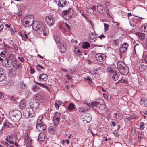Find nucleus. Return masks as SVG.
<instances>
[{
    "label": "nucleus",
    "mask_w": 147,
    "mask_h": 147,
    "mask_svg": "<svg viewBox=\"0 0 147 147\" xmlns=\"http://www.w3.org/2000/svg\"><path fill=\"white\" fill-rule=\"evenodd\" d=\"M117 65L118 69L120 73L124 75L128 74L129 72L128 68L126 66H125V64L123 63L119 62L117 63Z\"/></svg>",
    "instance_id": "obj_1"
},
{
    "label": "nucleus",
    "mask_w": 147,
    "mask_h": 147,
    "mask_svg": "<svg viewBox=\"0 0 147 147\" xmlns=\"http://www.w3.org/2000/svg\"><path fill=\"white\" fill-rule=\"evenodd\" d=\"M74 11L71 8H69L68 10H64L62 12V16L65 20H69L72 17Z\"/></svg>",
    "instance_id": "obj_2"
},
{
    "label": "nucleus",
    "mask_w": 147,
    "mask_h": 147,
    "mask_svg": "<svg viewBox=\"0 0 147 147\" xmlns=\"http://www.w3.org/2000/svg\"><path fill=\"white\" fill-rule=\"evenodd\" d=\"M21 115V112L18 110H16L12 114L10 115L9 117L13 121L17 122L20 119Z\"/></svg>",
    "instance_id": "obj_3"
},
{
    "label": "nucleus",
    "mask_w": 147,
    "mask_h": 147,
    "mask_svg": "<svg viewBox=\"0 0 147 147\" xmlns=\"http://www.w3.org/2000/svg\"><path fill=\"white\" fill-rule=\"evenodd\" d=\"M23 115L25 118H27L33 117L34 116V113L32 108H28L24 110Z\"/></svg>",
    "instance_id": "obj_4"
},
{
    "label": "nucleus",
    "mask_w": 147,
    "mask_h": 147,
    "mask_svg": "<svg viewBox=\"0 0 147 147\" xmlns=\"http://www.w3.org/2000/svg\"><path fill=\"white\" fill-rule=\"evenodd\" d=\"M81 117L83 119V121H85L87 123L90 122L92 119L91 117L88 113H83L81 115Z\"/></svg>",
    "instance_id": "obj_5"
},
{
    "label": "nucleus",
    "mask_w": 147,
    "mask_h": 147,
    "mask_svg": "<svg viewBox=\"0 0 147 147\" xmlns=\"http://www.w3.org/2000/svg\"><path fill=\"white\" fill-rule=\"evenodd\" d=\"M45 20L49 26H52L54 24L53 19L51 16H46L45 17Z\"/></svg>",
    "instance_id": "obj_6"
},
{
    "label": "nucleus",
    "mask_w": 147,
    "mask_h": 147,
    "mask_svg": "<svg viewBox=\"0 0 147 147\" xmlns=\"http://www.w3.org/2000/svg\"><path fill=\"white\" fill-rule=\"evenodd\" d=\"M61 116V113L59 112H56L54 116L53 119L55 124L57 125L59 122V119Z\"/></svg>",
    "instance_id": "obj_7"
},
{
    "label": "nucleus",
    "mask_w": 147,
    "mask_h": 147,
    "mask_svg": "<svg viewBox=\"0 0 147 147\" xmlns=\"http://www.w3.org/2000/svg\"><path fill=\"white\" fill-rule=\"evenodd\" d=\"M95 57L97 60L102 61L106 58V56L103 53H98L96 54Z\"/></svg>",
    "instance_id": "obj_8"
},
{
    "label": "nucleus",
    "mask_w": 147,
    "mask_h": 147,
    "mask_svg": "<svg viewBox=\"0 0 147 147\" xmlns=\"http://www.w3.org/2000/svg\"><path fill=\"white\" fill-rule=\"evenodd\" d=\"M128 45L126 43H124L121 46L119 49L120 52L121 53H123L127 50Z\"/></svg>",
    "instance_id": "obj_9"
},
{
    "label": "nucleus",
    "mask_w": 147,
    "mask_h": 147,
    "mask_svg": "<svg viewBox=\"0 0 147 147\" xmlns=\"http://www.w3.org/2000/svg\"><path fill=\"white\" fill-rule=\"evenodd\" d=\"M101 102H98V104L97 105V108H99L100 109H105V105L104 103V102L102 100H100Z\"/></svg>",
    "instance_id": "obj_10"
},
{
    "label": "nucleus",
    "mask_w": 147,
    "mask_h": 147,
    "mask_svg": "<svg viewBox=\"0 0 147 147\" xmlns=\"http://www.w3.org/2000/svg\"><path fill=\"white\" fill-rule=\"evenodd\" d=\"M36 127L37 129L40 131H44L46 129L45 125L43 123L41 124L36 125Z\"/></svg>",
    "instance_id": "obj_11"
},
{
    "label": "nucleus",
    "mask_w": 147,
    "mask_h": 147,
    "mask_svg": "<svg viewBox=\"0 0 147 147\" xmlns=\"http://www.w3.org/2000/svg\"><path fill=\"white\" fill-rule=\"evenodd\" d=\"M5 70L3 68H0V81H3L5 77Z\"/></svg>",
    "instance_id": "obj_12"
},
{
    "label": "nucleus",
    "mask_w": 147,
    "mask_h": 147,
    "mask_svg": "<svg viewBox=\"0 0 147 147\" xmlns=\"http://www.w3.org/2000/svg\"><path fill=\"white\" fill-rule=\"evenodd\" d=\"M111 75L112 76V79L115 81L117 80L119 76V73L115 71L111 74Z\"/></svg>",
    "instance_id": "obj_13"
},
{
    "label": "nucleus",
    "mask_w": 147,
    "mask_h": 147,
    "mask_svg": "<svg viewBox=\"0 0 147 147\" xmlns=\"http://www.w3.org/2000/svg\"><path fill=\"white\" fill-rule=\"evenodd\" d=\"M97 38V36L96 35L93 33H92L90 34L89 36L90 41L92 42H94L96 40Z\"/></svg>",
    "instance_id": "obj_14"
},
{
    "label": "nucleus",
    "mask_w": 147,
    "mask_h": 147,
    "mask_svg": "<svg viewBox=\"0 0 147 147\" xmlns=\"http://www.w3.org/2000/svg\"><path fill=\"white\" fill-rule=\"evenodd\" d=\"M48 77L47 74H42L40 75L39 79L42 81H45L47 80Z\"/></svg>",
    "instance_id": "obj_15"
},
{
    "label": "nucleus",
    "mask_w": 147,
    "mask_h": 147,
    "mask_svg": "<svg viewBox=\"0 0 147 147\" xmlns=\"http://www.w3.org/2000/svg\"><path fill=\"white\" fill-rule=\"evenodd\" d=\"M11 64V60H9L7 59H5L3 63V65L4 67H10Z\"/></svg>",
    "instance_id": "obj_16"
},
{
    "label": "nucleus",
    "mask_w": 147,
    "mask_h": 147,
    "mask_svg": "<svg viewBox=\"0 0 147 147\" xmlns=\"http://www.w3.org/2000/svg\"><path fill=\"white\" fill-rule=\"evenodd\" d=\"M97 9L98 11L100 13H103L105 12V10L104 7L100 4L97 5Z\"/></svg>",
    "instance_id": "obj_17"
},
{
    "label": "nucleus",
    "mask_w": 147,
    "mask_h": 147,
    "mask_svg": "<svg viewBox=\"0 0 147 147\" xmlns=\"http://www.w3.org/2000/svg\"><path fill=\"white\" fill-rule=\"evenodd\" d=\"M66 4L65 0H59L58 1V5L59 7H65Z\"/></svg>",
    "instance_id": "obj_18"
},
{
    "label": "nucleus",
    "mask_w": 147,
    "mask_h": 147,
    "mask_svg": "<svg viewBox=\"0 0 147 147\" xmlns=\"http://www.w3.org/2000/svg\"><path fill=\"white\" fill-rule=\"evenodd\" d=\"M135 34L137 36H138L140 39L142 40L144 39L146 36L145 34L139 32H136Z\"/></svg>",
    "instance_id": "obj_19"
},
{
    "label": "nucleus",
    "mask_w": 147,
    "mask_h": 147,
    "mask_svg": "<svg viewBox=\"0 0 147 147\" xmlns=\"http://www.w3.org/2000/svg\"><path fill=\"white\" fill-rule=\"evenodd\" d=\"M58 46L59 47L60 51L61 53H64L66 50V47L64 44L62 43L59 44Z\"/></svg>",
    "instance_id": "obj_20"
},
{
    "label": "nucleus",
    "mask_w": 147,
    "mask_h": 147,
    "mask_svg": "<svg viewBox=\"0 0 147 147\" xmlns=\"http://www.w3.org/2000/svg\"><path fill=\"white\" fill-rule=\"evenodd\" d=\"M140 71L141 72H143L147 69V65L144 64H141L139 66Z\"/></svg>",
    "instance_id": "obj_21"
},
{
    "label": "nucleus",
    "mask_w": 147,
    "mask_h": 147,
    "mask_svg": "<svg viewBox=\"0 0 147 147\" xmlns=\"http://www.w3.org/2000/svg\"><path fill=\"white\" fill-rule=\"evenodd\" d=\"M37 25L36 26H34L33 27V29L34 30H35L37 31L40 28H41V26H42L43 25H42L41 23H40L37 22Z\"/></svg>",
    "instance_id": "obj_22"
},
{
    "label": "nucleus",
    "mask_w": 147,
    "mask_h": 147,
    "mask_svg": "<svg viewBox=\"0 0 147 147\" xmlns=\"http://www.w3.org/2000/svg\"><path fill=\"white\" fill-rule=\"evenodd\" d=\"M13 61H14L13 63H14V64H13V66L15 68L17 69H20L22 67L21 66V65L20 64H16V62L15 60H13Z\"/></svg>",
    "instance_id": "obj_23"
},
{
    "label": "nucleus",
    "mask_w": 147,
    "mask_h": 147,
    "mask_svg": "<svg viewBox=\"0 0 147 147\" xmlns=\"http://www.w3.org/2000/svg\"><path fill=\"white\" fill-rule=\"evenodd\" d=\"M90 47V44L87 42H84L83 43L82 47L84 49H88Z\"/></svg>",
    "instance_id": "obj_24"
},
{
    "label": "nucleus",
    "mask_w": 147,
    "mask_h": 147,
    "mask_svg": "<svg viewBox=\"0 0 147 147\" xmlns=\"http://www.w3.org/2000/svg\"><path fill=\"white\" fill-rule=\"evenodd\" d=\"M47 29V28L45 27L43 25L41 27V26L40 28L38 30L37 32L39 34H42V32L44 31L45 30V31Z\"/></svg>",
    "instance_id": "obj_25"
},
{
    "label": "nucleus",
    "mask_w": 147,
    "mask_h": 147,
    "mask_svg": "<svg viewBox=\"0 0 147 147\" xmlns=\"http://www.w3.org/2000/svg\"><path fill=\"white\" fill-rule=\"evenodd\" d=\"M38 138L40 141H44L45 139V135L43 133H40Z\"/></svg>",
    "instance_id": "obj_26"
},
{
    "label": "nucleus",
    "mask_w": 147,
    "mask_h": 147,
    "mask_svg": "<svg viewBox=\"0 0 147 147\" xmlns=\"http://www.w3.org/2000/svg\"><path fill=\"white\" fill-rule=\"evenodd\" d=\"M98 104V102L94 101L92 102L91 107L92 108L94 109H96L97 108V105Z\"/></svg>",
    "instance_id": "obj_27"
},
{
    "label": "nucleus",
    "mask_w": 147,
    "mask_h": 147,
    "mask_svg": "<svg viewBox=\"0 0 147 147\" xmlns=\"http://www.w3.org/2000/svg\"><path fill=\"white\" fill-rule=\"evenodd\" d=\"M44 98V96L40 93L36 95V99L37 100L39 99L42 100Z\"/></svg>",
    "instance_id": "obj_28"
},
{
    "label": "nucleus",
    "mask_w": 147,
    "mask_h": 147,
    "mask_svg": "<svg viewBox=\"0 0 147 147\" xmlns=\"http://www.w3.org/2000/svg\"><path fill=\"white\" fill-rule=\"evenodd\" d=\"M36 84L40 86L41 87H43L45 88H46L47 90H49V87L45 85V84H42L38 82H36Z\"/></svg>",
    "instance_id": "obj_29"
},
{
    "label": "nucleus",
    "mask_w": 147,
    "mask_h": 147,
    "mask_svg": "<svg viewBox=\"0 0 147 147\" xmlns=\"http://www.w3.org/2000/svg\"><path fill=\"white\" fill-rule=\"evenodd\" d=\"M40 88L36 85H34L32 86V90L34 92H36L38 91Z\"/></svg>",
    "instance_id": "obj_30"
},
{
    "label": "nucleus",
    "mask_w": 147,
    "mask_h": 147,
    "mask_svg": "<svg viewBox=\"0 0 147 147\" xmlns=\"http://www.w3.org/2000/svg\"><path fill=\"white\" fill-rule=\"evenodd\" d=\"M88 110V109L86 107H80L79 108L78 110L79 111L81 112H83L84 111H87Z\"/></svg>",
    "instance_id": "obj_31"
},
{
    "label": "nucleus",
    "mask_w": 147,
    "mask_h": 147,
    "mask_svg": "<svg viewBox=\"0 0 147 147\" xmlns=\"http://www.w3.org/2000/svg\"><path fill=\"white\" fill-rule=\"evenodd\" d=\"M142 61L143 63H147V56L144 55L142 58Z\"/></svg>",
    "instance_id": "obj_32"
},
{
    "label": "nucleus",
    "mask_w": 147,
    "mask_h": 147,
    "mask_svg": "<svg viewBox=\"0 0 147 147\" xmlns=\"http://www.w3.org/2000/svg\"><path fill=\"white\" fill-rule=\"evenodd\" d=\"M140 30L142 31H143L144 32H147V25H143L141 28Z\"/></svg>",
    "instance_id": "obj_33"
},
{
    "label": "nucleus",
    "mask_w": 147,
    "mask_h": 147,
    "mask_svg": "<svg viewBox=\"0 0 147 147\" xmlns=\"http://www.w3.org/2000/svg\"><path fill=\"white\" fill-rule=\"evenodd\" d=\"M3 125L5 127H11L10 124L7 121H5Z\"/></svg>",
    "instance_id": "obj_34"
},
{
    "label": "nucleus",
    "mask_w": 147,
    "mask_h": 147,
    "mask_svg": "<svg viewBox=\"0 0 147 147\" xmlns=\"http://www.w3.org/2000/svg\"><path fill=\"white\" fill-rule=\"evenodd\" d=\"M33 105L34 108H37L39 106V103L36 101H34L33 102Z\"/></svg>",
    "instance_id": "obj_35"
},
{
    "label": "nucleus",
    "mask_w": 147,
    "mask_h": 147,
    "mask_svg": "<svg viewBox=\"0 0 147 147\" xmlns=\"http://www.w3.org/2000/svg\"><path fill=\"white\" fill-rule=\"evenodd\" d=\"M107 69L108 71L110 72L111 73V74H112V73L114 72L115 71V70H114L111 67H107Z\"/></svg>",
    "instance_id": "obj_36"
},
{
    "label": "nucleus",
    "mask_w": 147,
    "mask_h": 147,
    "mask_svg": "<svg viewBox=\"0 0 147 147\" xmlns=\"http://www.w3.org/2000/svg\"><path fill=\"white\" fill-rule=\"evenodd\" d=\"M25 33L24 36L25 37L22 35H21V37L23 40L25 41L26 40V39H28L29 38L27 35L25 33V32H24Z\"/></svg>",
    "instance_id": "obj_37"
},
{
    "label": "nucleus",
    "mask_w": 147,
    "mask_h": 147,
    "mask_svg": "<svg viewBox=\"0 0 147 147\" xmlns=\"http://www.w3.org/2000/svg\"><path fill=\"white\" fill-rule=\"evenodd\" d=\"M7 55V53L6 51H3L0 53V55L2 57H5Z\"/></svg>",
    "instance_id": "obj_38"
},
{
    "label": "nucleus",
    "mask_w": 147,
    "mask_h": 147,
    "mask_svg": "<svg viewBox=\"0 0 147 147\" xmlns=\"http://www.w3.org/2000/svg\"><path fill=\"white\" fill-rule=\"evenodd\" d=\"M74 105L72 103H70L68 106V108L69 110H71L74 108Z\"/></svg>",
    "instance_id": "obj_39"
},
{
    "label": "nucleus",
    "mask_w": 147,
    "mask_h": 147,
    "mask_svg": "<svg viewBox=\"0 0 147 147\" xmlns=\"http://www.w3.org/2000/svg\"><path fill=\"white\" fill-rule=\"evenodd\" d=\"M119 40L118 39L115 40L113 43V45L116 46L118 45L119 44Z\"/></svg>",
    "instance_id": "obj_40"
},
{
    "label": "nucleus",
    "mask_w": 147,
    "mask_h": 147,
    "mask_svg": "<svg viewBox=\"0 0 147 147\" xmlns=\"http://www.w3.org/2000/svg\"><path fill=\"white\" fill-rule=\"evenodd\" d=\"M70 72L71 74H74L75 72V69L74 67H72L69 68Z\"/></svg>",
    "instance_id": "obj_41"
},
{
    "label": "nucleus",
    "mask_w": 147,
    "mask_h": 147,
    "mask_svg": "<svg viewBox=\"0 0 147 147\" xmlns=\"http://www.w3.org/2000/svg\"><path fill=\"white\" fill-rule=\"evenodd\" d=\"M144 123L143 122H142L140 123V128L141 129L143 130L144 129V128L145 127L144 126Z\"/></svg>",
    "instance_id": "obj_42"
},
{
    "label": "nucleus",
    "mask_w": 147,
    "mask_h": 147,
    "mask_svg": "<svg viewBox=\"0 0 147 147\" xmlns=\"http://www.w3.org/2000/svg\"><path fill=\"white\" fill-rule=\"evenodd\" d=\"M104 25L105 30L107 31L109 28V25L105 23L104 24Z\"/></svg>",
    "instance_id": "obj_43"
},
{
    "label": "nucleus",
    "mask_w": 147,
    "mask_h": 147,
    "mask_svg": "<svg viewBox=\"0 0 147 147\" xmlns=\"http://www.w3.org/2000/svg\"><path fill=\"white\" fill-rule=\"evenodd\" d=\"M55 41H56V43L57 44V45L58 46H59V45L60 44V39H59V38H56L55 40Z\"/></svg>",
    "instance_id": "obj_44"
},
{
    "label": "nucleus",
    "mask_w": 147,
    "mask_h": 147,
    "mask_svg": "<svg viewBox=\"0 0 147 147\" xmlns=\"http://www.w3.org/2000/svg\"><path fill=\"white\" fill-rule=\"evenodd\" d=\"M85 80L88 81L90 83H91L92 81V79L91 78L90 76H87L86 79Z\"/></svg>",
    "instance_id": "obj_45"
},
{
    "label": "nucleus",
    "mask_w": 147,
    "mask_h": 147,
    "mask_svg": "<svg viewBox=\"0 0 147 147\" xmlns=\"http://www.w3.org/2000/svg\"><path fill=\"white\" fill-rule=\"evenodd\" d=\"M43 117L42 115H40L38 118L37 121L42 122V119Z\"/></svg>",
    "instance_id": "obj_46"
},
{
    "label": "nucleus",
    "mask_w": 147,
    "mask_h": 147,
    "mask_svg": "<svg viewBox=\"0 0 147 147\" xmlns=\"http://www.w3.org/2000/svg\"><path fill=\"white\" fill-rule=\"evenodd\" d=\"M3 28L4 26L1 24V22L0 21V32L2 31Z\"/></svg>",
    "instance_id": "obj_47"
},
{
    "label": "nucleus",
    "mask_w": 147,
    "mask_h": 147,
    "mask_svg": "<svg viewBox=\"0 0 147 147\" xmlns=\"http://www.w3.org/2000/svg\"><path fill=\"white\" fill-rule=\"evenodd\" d=\"M105 5L107 9H109V3L108 2H106L105 4Z\"/></svg>",
    "instance_id": "obj_48"
},
{
    "label": "nucleus",
    "mask_w": 147,
    "mask_h": 147,
    "mask_svg": "<svg viewBox=\"0 0 147 147\" xmlns=\"http://www.w3.org/2000/svg\"><path fill=\"white\" fill-rule=\"evenodd\" d=\"M113 134L116 137H118L119 136V134L116 131H115L113 132Z\"/></svg>",
    "instance_id": "obj_49"
},
{
    "label": "nucleus",
    "mask_w": 147,
    "mask_h": 147,
    "mask_svg": "<svg viewBox=\"0 0 147 147\" xmlns=\"http://www.w3.org/2000/svg\"><path fill=\"white\" fill-rule=\"evenodd\" d=\"M42 33L43 34L44 36H46L47 34V29L45 31V30L44 31H43V32H42Z\"/></svg>",
    "instance_id": "obj_50"
},
{
    "label": "nucleus",
    "mask_w": 147,
    "mask_h": 147,
    "mask_svg": "<svg viewBox=\"0 0 147 147\" xmlns=\"http://www.w3.org/2000/svg\"><path fill=\"white\" fill-rule=\"evenodd\" d=\"M8 138H9V140H13L14 137L12 136H7Z\"/></svg>",
    "instance_id": "obj_51"
},
{
    "label": "nucleus",
    "mask_w": 147,
    "mask_h": 147,
    "mask_svg": "<svg viewBox=\"0 0 147 147\" xmlns=\"http://www.w3.org/2000/svg\"><path fill=\"white\" fill-rule=\"evenodd\" d=\"M56 129V128L55 127H49V129L50 130V131H51L52 130H55Z\"/></svg>",
    "instance_id": "obj_52"
},
{
    "label": "nucleus",
    "mask_w": 147,
    "mask_h": 147,
    "mask_svg": "<svg viewBox=\"0 0 147 147\" xmlns=\"http://www.w3.org/2000/svg\"><path fill=\"white\" fill-rule=\"evenodd\" d=\"M102 139L103 140H104L105 141H107L108 140H110V139L109 138L107 139V138L105 136H104L102 137Z\"/></svg>",
    "instance_id": "obj_53"
},
{
    "label": "nucleus",
    "mask_w": 147,
    "mask_h": 147,
    "mask_svg": "<svg viewBox=\"0 0 147 147\" xmlns=\"http://www.w3.org/2000/svg\"><path fill=\"white\" fill-rule=\"evenodd\" d=\"M57 103H55L54 104V105L55 107L57 108H58L59 107V104L57 103V101H56Z\"/></svg>",
    "instance_id": "obj_54"
},
{
    "label": "nucleus",
    "mask_w": 147,
    "mask_h": 147,
    "mask_svg": "<svg viewBox=\"0 0 147 147\" xmlns=\"http://www.w3.org/2000/svg\"><path fill=\"white\" fill-rule=\"evenodd\" d=\"M144 104L145 106L147 107V100L145 99L144 102Z\"/></svg>",
    "instance_id": "obj_55"
},
{
    "label": "nucleus",
    "mask_w": 147,
    "mask_h": 147,
    "mask_svg": "<svg viewBox=\"0 0 147 147\" xmlns=\"http://www.w3.org/2000/svg\"><path fill=\"white\" fill-rule=\"evenodd\" d=\"M18 58L19 59V60L21 62H23L24 61V59L22 57L20 58L19 57H18Z\"/></svg>",
    "instance_id": "obj_56"
},
{
    "label": "nucleus",
    "mask_w": 147,
    "mask_h": 147,
    "mask_svg": "<svg viewBox=\"0 0 147 147\" xmlns=\"http://www.w3.org/2000/svg\"><path fill=\"white\" fill-rule=\"evenodd\" d=\"M13 47L17 51L18 50V47H17V45L16 44H14L13 45Z\"/></svg>",
    "instance_id": "obj_57"
},
{
    "label": "nucleus",
    "mask_w": 147,
    "mask_h": 147,
    "mask_svg": "<svg viewBox=\"0 0 147 147\" xmlns=\"http://www.w3.org/2000/svg\"><path fill=\"white\" fill-rule=\"evenodd\" d=\"M9 44L11 45H13L14 44V42L12 40H10L9 41Z\"/></svg>",
    "instance_id": "obj_58"
},
{
    "label": "nucleus",
    "mask_w": 147,
    "mask_h": 147,
    "mask_svg": "<svg viewBox=\"0 0 147 147\" xmlns=\"http://www.w3.org/2000/svg\"><path fill=\"white\" fill-rule=\"evenodd\" d=\"M99 38L100 39H102V38H105V36H104L103 34H102L100 36H98Z\"/></svg>",
    "instance_id": "obj_59"
},
{
    "label": "nucleus",
    "mask_w": 147,
    "mask_h": 147,
    "mask_svg": "<svg viewBox=\"0 0 147 147\" xmlns=\"http://www.w3.org/2000/svg\"><path fill=\"white\" fill-rule=\"evenodd\" d=\"M65 25L67 27V28L69 30H70V27L68 25V24H67L66 23H65Z\"/></svg>",
    "instance_id": "obj_60"
},
{
    "label": "nucleus",
    "mask_w": 147,
    "mask_h": 147,
    "mask_svg": "<svg viewBox=\"0 0 147 147\" xmlns=\"http://www.w3.org/2000/svg\"><path fill=\"white\" fill-rule=\"evenodd\" d=\"M91 9H92L93 11H96V7L95 6H93L91 8Z\"/></svg>",
    "instance_id": "obj_61"
},
{
    "label": "nucleus",
    "mask_w": 147,
    "mask_h": 147,
    "mask_svg": "<svg viewBox=\"0 0 147 147\" xmlns=\"http://www.w3.org/2000/svg\"><path fill=\"white\" fill-rule=\"evenodd\" d=\"M31 74H33L34 73L35 71L34 69H31L30 70Z\"/></svg>",
    "instance_id": "obj_62"
},
{
    "label": "nucleus",
    "mask_w": 147,
    "mask_h": 147,
    "mask_svg": "<svg viewBox=\"0 0 147 147\" xmlns=\"http://www.w3.org/2000/svg\"><path fill=\"white\" fill-rule=\"evenodd\" d=\"M138 137L140 139H142L143 138V137L142 135V134H139L138 135Z\"/></svg>",
    "instance_id": "obj_63"
},
{
    "label": "nucleus",
    "mask_w": 147,
    "mask_h": 147,
    "mask_svg": "<svg viewBox=\"0 0 147 147\" xmlns=\"http://www.w3.org/2000/svg\"><path fill=\"white\" fill-rule=\"evenodd\" d=\"M4 145L6 147H7L9 146L8 143L7 142H5L4 143Z\"/></svg>",
    "instance_id": "obj_64"
}]
</instances>
